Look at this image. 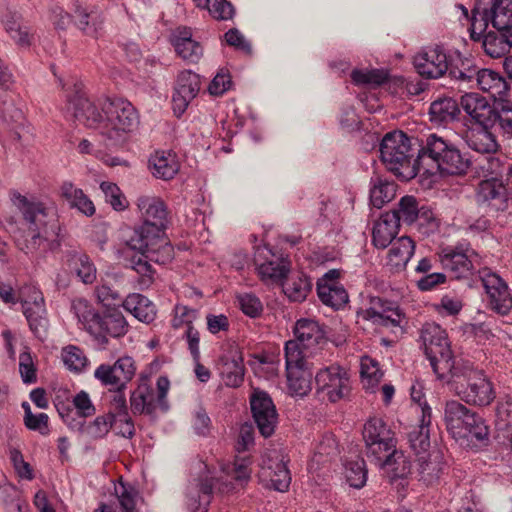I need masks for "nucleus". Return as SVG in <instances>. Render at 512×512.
Here are the masks:
<instances>
[{"mask_svg":"<svg viewBox=\"0 0 512 512\" xmlns=\"http://www.w3.org/2000/svg\"><path fill=\"white\" fill-rule=\"evenodd\" d=\"M179 161L175 153L171 151H156L149 158V169L152 175L158 179L170 180L178 173Z\"/></svg>","mask_w":512,"mask_h":512,"instance_id":"nucleus-33","label":"nucleus"},{"mask_svg":"<svg viewBox=\"0 0 512 512\" xmlns=\"http://www.w3.org/2000/svg\"><path fill=\"white\" fill-rule=\"evenodd\" d=\"M198 317V311L196 309L190 308L186 305L177 304L174 307V317L172 319V326L175 329L181 328L185 326L188 328L189 326H193V322Z\"/></svg>","mask_w":512,"mask_h":512,"instance_id":"nucleus-61","label":"nucleus"},{"mask_svg":"<svg viewBox=\"0 0 512 512\" xmlns=\"http://www.w3.org/2000/svg\"><path fill=\"white\" fill-rule=\"evenodd\" d=\"M450 53L440 46L426 47L413 58L414 67L419 75L427 79H437L446 74Z\"/></svg>","mask_w":512,"mask_h":512,"instance_id":"nucleus-15","label":"nucleus"},{"mask_svg":"<svg viewBox=\"0 0 512 512\" xmlns=\"http://www.w3.org/2000/svg\"><path fill=\"white\" fill-rule=\"evenodd\" d=\"M253 419L260 434L268 438L277 426L278 414L271 397L265 391L254 389L250 396Z\"/></svg>","mask_w":512,"mask_h":512,"instance_id":"nucleus-14","label":"nucleus"},{"mask_svg":"<svg viewBox=\"0 0 512 512\" xmlns=\"http://www.w3.org/2000/svg\"><path fill=\"white\" fill-rule=\"evenodd\" d=\"M138 123V114L133 105L122 98H105L98 110V133L113 145L124 140Z\"/></svg>","mask_w":512,"mask_h":512,"instance_id":"nucleus-7","label":"nucleus"},{"mask_svg":"<svg viewBox=\"0 0 512 512\" xmlns=\"http://www.w3.org/2000/svg\"><path fill=\"white\" fill-rule=\"evenodd\" d=\"M62 196L68 201L71 207L77 208L87 216L95 212L93 202L83 193L81 189L76 188L72 183L65 182L61 187Z\"/></svg>","mask_w":512,"mask_h":512,"instance_id":"nucleus-43","label":"nucleus"},{"mask_svg":"<svg viewBox=\"0 0 512 512\" xmlns=\"http://www.w3.org/2000/svg\"><path fill=\"white\" fill-rule=\"evenodd\" d=\"M474 85L484 93L489 94L494 101H499V103L508 97L510 91L506 79L499 72L491 69L477 70Z\"/></svg>","mask_w":512,"mask_h":512,"instance_id":"nucleus-23","label":"nucleus"},{"mask_svg":"<svg viewBox=\"0 0 512 512\" xmlns=\"http://www.w3.org/2000/svg\"><path fill=\"white\" fill-rule=\"evenodd\" d=\"M419 173L463 175L470 167V160L449 140L430 134L418 151Z\"/></svg>","mask_w":512,"mask_h":512,"instance_id":"nucleus-5","label":"nucleus"},{"mask_svg":"<svg viewBox=\"0 0 512 512\" xmlns=\"http://www.w3.org/2000/svg\"><path fill=\"white\" fill-rule=\"evenodd\" d=\"M287 456L279 449L267 450L262 456L260 480L269 488L286 492L291 483Z\"/></svg>","mask_w":512,"mask_h":512,"instance_id":"nucleus-13","label":"nucleus"},{"mask_svg":"<svg viewBox=\"0 0 512 512\" xmlns=\"http://www.w3.org/2000/svg\"><path fill=\"white\" fill-rule=\"evenodd\" d=\"M423 234L433 233L438 229V220L434 213L427 208L421 207L414 222Z\"/></svg>","mask_w":512,"mask_h":512,"instance_id":"nucleus-64","label":"nucleus"},{"mask_svg":"<svg viewBox=\"0 0 512 512\" xmlns=\"http://www.w3.org/2000/svg\"><path fill=\"white\" fill-rule=\"evenodd\" d=\"M4 25L6 32L18 46L29 47L31 45L33 34L30 32V28L21 22L20 17L14 15L7 17Z\"/></svg>","mask_w":512,"mask_h":512,"instance_id":"nucleus-48","label":"nucleus"},{"mask_svg":"<svg viewBox=\"0 0 512 512\" xmlns=\"http://www.w3.org/2000/svg\"><path fill=\"white\" fill-rule=\"evenodd\" d=\"M473 20L483 21L485 26L490 22L497 30H512V0H494L489 10H474Z\"/></svg>","mask_w":512,"mask_h":512,"instance_id":"nucleus-22","label":"nucleus"},{"mask_svg":"<svg viewBox=\"0 0 512 512\" xmlns=\"http://www.w3.org/2000/svg\"><path fill=\"white\" fill-rule=\"evenodd\" d=\"M458 112L457 103L451 98L436 100L432 102L429 109L430 120L437 124L453 121L457 117Z\"/></svg>","mask_w":512,"mask_h":512,"instance_id":"nucleus-44","label":"nucleus"},{"mask_svg":"<svg viewBox=\"0 0 512 512\" xmlns=\"http://www.w3.org/2000/svg\"><path fill=\"white\" fill-rule=\"evenodd\" d=\"M19 372L24 383L31 384L36 382V368L32 356L28 351L20 353Z\"/></svg>","mask_w":512,"mask_h":512,"instance_id":"nucleus-63","label":"nucleus"},{"mask_svg":"<svg viewBox=\"0 0 512 512\" xmlns=\"http://www.w3.org/2000/svg\"><path fill=\"white\" fill-rule=\"evenodd\" d=\"M344 476L347 483L356 489L362 488L367 481V469L363 459L349 461L345 464Z\"/></svg>","mask_w":512,"mask_h":512,"instance_id":"nucleus-52","label":"nucleus"},{"mask_svg":"<svg viewBox=\"0 0 512 512\" xmlns=\"http://www.w3.org/2000/svg\"><path fill=\"white\" fill-rule=\"evenodd\" d=\"M421 208L418 207V202L413 196H404L398 203V208L388 211V213H394L397 217V222L407 224H413L417 219V214Z\"/></svg>","mask_w":512,"mask_h":512,"instance_id":"nucleus-51","label":"nucleus"},{"mask_svg":"<svg viewBox=\"0 0 512 512\" xmlns=\"http://www.w3.org/2000/svg\"><path fill=\"white\" fill-rule=\"evenodd\" d=\"M393 432L380 418H370L363 427L367 456L374 457L391 479L402 478L410 471L404 455L397 452Z\"/></svg>","mask_w":512,"mask_h":512,"instance_id":"nucleus-3","label":"nucleus"},{"mask_svg":"<svg viewBox=\"0 0 512 512\" xmlns=\"http://www.w3.org/2000/svg\"><path fill=\"white\" fill-rule=\"evenodd\" d=\"M447 429L455 438L484 440L489 431L483 418L457 400L447 401L444 409Z\"/></svg>","mask_w":512,"mask_h":512,"instance_id":"nucleus-11","label":"nucleus"},{"mask_svg":"<svg viewBox=\"0 0 512 512\" xmlns=\"http://www.w3.org/2000/svg\"><path fill=\"white\" fill-rule=\"evenodd\" d=\"M221 377L228 387H239L244 380V365L241 355L235 351L230 357H221Z\"/></svg>","mask_w":512,"mask_h":512,"instance_id":"nucleus-38","label":"nucleus"},{"mask_svg":"<svg viewBox=\"0 0 512 512\" xmlns=\"http://www.w3.org/2000/svg\"><path fill=\"white\" fill-rule=\"evenodd\" d=\"M357 322H368L375 329L403 331L407 324L405 313L399 305L379 296H367L356 311Z\"/></svg>","mask_w":512,"mask_h":512,"instance_id":"nucleus-9","label":"nucleus"},{"mask_svg":"<svg viewBox=\"0 0 512 512\" xmlns=\"http://www.w3.org/2000/svg\"><path fill=\"white\" fill-rule=\"evenodd\" d=\"M317 294L323 304L334 309H340L348 302V293L338 283L320 280L317 283Z\"/></svg>","mask_w":512,"mask_h":512,"instance_id":"nucleus-39","label":"nucleus"},{"mask_svg":"<svg viewBox=\"0 0 512 512\" xmlns=\"http://www.w3.org/2000/svg\"><path fill=\"white\" fill-rule=\"evenodd\" d=\"M73 309L82 327L94 336L96 312L86 299L79 298L73 302Z\"/></svg>","mask_w":512,"mask_h":512,"instance_id":"nucleus-50","label":"nucleus"},{"mask_svg":"<svg viewBox=\"0 0 512 512\" xmlns=\"http://www.w3.org/2000/svg\"><path fill=\"white\" fill-rule=\"evenodd\" d=\"M380 156L385 167L401 180L408 181L419 173L418 157L413 159L410 139L401 131L383 137Z\"/></svg>","mask_w":512,"mask_h":512,"instance_id":"nucleus-8","label":"nucleus"},{"mask_svg":"<svg viewBox=\"0 0 512 512\" xmlns=\"http://www.w3.org/2000/svg\"><path fill=\"white\" fill-rule=\"evenodd\" d=\"M250 459L248 457L237 458L232 465L224 470L225 476L201 480L195 487L191 488L187 495V507L190 512H207L211 502L212 494L228 493L235 487L231 480L243 486L251 476Z\"/></svg>","mask_w":512,"mask_h":512,"instance_id":"nucleus-6","label":"nucleus"},{"mask_svg":"<svg viewBox=\"0 0 512 512\" xmlns=\"http://www.w3.org/2000/svg\"><path fill=\"white\" fill-rule=\"evenodd\" d=\"M283 292L291 300L302 302L306 299L312 288V282L309 277L302 273L291 275L282 284Z\"/></svg>","mask_w":512,"mask_h":512,"instance_id":"nucleus-40","label":"nucleus"},{"mask_svg":"<svg viewBox=\"0 0 512 512\" xmlns=\"http://www.w3.org/2000/svg\"><path fill=\"white\" fill-rule=\"evenodd\" d=\"M443 471V464L439 454L430 455L428 459L424 456L418 458L419 480L426 485H431L438 481Z\"/></svg>","mask_w":512,"mask_h":512,"instance_id":"nucleus-46","label":"nucleus"},{"mask_svg":"<svg viewBox=\"0 0 512 512\" xmlns=\"http://www.w3.org/2000/svg\"><path fill=\"white\" fill-rule=\"evenodd\" d=\"M122 305L105 304L104 309L98 308V328L112 337L126 334L128 325L120 307Z\"/></svg>","mask_w":512,"mask_h":512,"instance_id":"nucleus-25","label":"nucleus"},{"mask_svg":"<svg viewBox=\"0 0 512 512\" xmlns=\"http://www.w3.org/2000/svg\"><path fill=\"white\" fill-rule=\"evenodd\" d=\"M475 199L479 205L491 207L498 211L507 204V189L502 180L492 177L481 180L475 189Z\"/></svg>","mask_w":512,"mask_h":512,"instance_id":"nucleus-21","label":"nucleus"},{"mask_svg":"<svg viewBox=\"0 0 512 512\" xmlns=\"http://www.w3.org/2000/svg\"><path fill=\"white\" fill-rule=\"evenodd\" d=\"M30 330L39 339H44L47 335L48 319L46 317V308L44 301L36 303L33 306H25L22 309Z\"/></svg>","mask_w":512,"mask_h":512,"instance_id":"nucleus-41","label":"nucleus"},{"mask_svg":"<svg viewBox=\"0 0 512 512\" xmlns=\"http://www.w3.org/2000/svg\"><path fill=\"white\" fill-rule=\"evenodd\" d=\"M135 373V361L129 356L119 358L112 366H98V379L103 385L114 388H126Z\"/></svg>","mask_w":512,"mask_h":512,"instance_id":"nucleus-19","label":"nucleus"},{"mask_svg":"<svg viewBox=\"0 0 512 512\" xmlns=\"http://www.w3.org/2000/svg\"><path fill=\"white\" fill-rule=\"evenodd\" d=\"M130 407L134 414H152L158 407L167 409V406L160 404L156 392L146 377H141L137 388L132 392Z\"/></svg>","mask_w":512,"mask_h":512,"instance_id":"nucleus-24","label":"nucleus"},{"mask_svg":"<svg viewBox=\"0 0 512 512\" xmlns=\"http://www.w3.org/2000/svg\"><path fill=\"white\" fill-rule=\"evenodd\" d=\"M70 268L85 284H92L96 279L93 264L84 254L74 256L70 261Z\"/></svg>","mask_w":512,"mask_h":512,"instance_id":"nucleus-54","label":"nucleus"},{"mask_svg":"<svg viewBox=\"0 0 512 512\" xmlns=\"http://www.w3.org/2000/svg\"><path fill=\"white\" fill-rule=\"evenodd\" d=\"M477 67L470 58L463 57L459 52L450 53L447 72L449 77L474 87V78L477 76Z\"/></svg>","mask_w":512,"mask_h":512,"instance_id":"nucleus-32","label":"nucleus"},{"mask_svg":"<svg viewBox=\"0 0 512 512\" xmlns=\"http://www.w3.org/2000/svg\"><path fill=\"white\" fill-rule=\"evenodd\" d=\"M440 260L443 268L452 272L456 278L465 277L472 269V262L467 254L454 248H444Z\"/></svg>","mask_w":512,"mask_h":512,"instance_id":"nucleus-35","label":"nucleus"},{"mask_svg":"<svg viewBox=\"0 0 512 512\" xmlns=\"http://www.w3.org/2000/svg\"><path fill=\"white\" fill-rule=\"evenodd\" d=\"M24 424L29 430L38 431L42 435L49 433V417L45 413L33 414L29 403L23 402Z\"/></svg>","mask_w":512,"mask_h":512,"instance_id":"nucleus-55","label":"nucleus"},{"mask_svg":"<svg viewBox=\"0 0 512 512\" xmlns=\"http://www.w3.org/2000/svg\"><path fill=\"white\" fill-rule=\"evenodd\" d=\"M254 264L263 281L279 282L290 269V262L276 255L267 246L257 247L254 254Z\"/></svg>","mask_w":512,"mask_h":512,"instance_id":"nucleus-17","label":"nucleus"},{"mask_svg":"<svg viewBox=\"0 0 512 512\" xmlns=\"http://www.w3.org/2000/svg\"><path fill=\"white\" fill-rule=\"evenodd\" d=\"M200 90V78L196 73L183 71L178 75L172 97L173 111L180 117Z\"/></svg>","mask_w":512,"mask_h":512,"instance_id":"nucleus-20","label":"nucleus"},{"mask_svg":"<svg viewBox=\"0 0 512 512\" xmlns=\"http://www.w3.org/2000/svg\"><path fill=\"white\" fill-rule=\"evenodd\" d=\"M496 425L501 431L507 434L512 431V398L502 399L496 409Z\"/></svg>","mask_w":512,"mask_h":512,"instance_id":"nucleus-58","label":"nucleus"},{"mask_svg":"<svg viewBox=\"0 0 512 512\" xmlns=\"http://www.w3.org/2000/svg\"><path fill=\"white\" fill-rule=\"evenodd\" d=\"M351 78L355 84L381 85L387 80L388 75L384 70L379 69L354 70L351 73Z\"/></svg>","mask_w":512,"mask_h":512,"instance_id":"nucleus-60","label":"nucleus"},{"mask_svg":"<svg viewBox=\"0 0 512 512\" xmlns=\"http://www.w3.org/2000/svg\"><path fill=\"white\" fill-rule=\"evenodd\" d=\"M295 341L301 343L304 349H314L326 342L325 332L319 323L313 319H299L294 328Z\"/></svg>","mask_w":512,"mask_h":512,"instance_id":"nucleus-29","label":"nucleus"},{"mask_svg":"<svg viewBox=\"0 0 512 512\" xmlns=\"http://www.w3.org/2000/svg\"><path fill=\"white\" fill-rule=\"evenodd\" d=\"M338 454V444L332 435H325L316 447L314 461L324 463Z\"/></svg>","mask_w":512,"mask_h":512,"instance_id":"nucleus-62","label":"nucleus"},{"mask_svg":"<svg viewBox=\"0 0 512 512\" xmlns=\"http://www.w3.org/2000/svg\"><path fill=\"white\" fill-rule=\"evenodd\" d=\"M286 371L306 369V358L312 354L311 349H304L298 341L289 340L285 344Z\"/></svg>","mask_w":512,"mask_h":512,"instance_id":"nucleus-47","label":"nucleus"},{"mask_svg":"<svg viewBox=\"0 0 512 512\" xmlns=\"http://www.w3.org/2000/svg\"><path fill=\"white\" fill-rule=\"evenodd\" d=\"M237 303L241 311L251 317L256 318L261 315L263 305L260 299L252 293H242L236 296Z\"/></svg>","mask_w":512,"mask_h":512,"instance_id":"nucleus-59","label":"nucleus"},{"mask_svg":"<svg viewBox=\"0 0 512 512\" xmlns=\"http://www.w3.org/2000/svg\"><path fill=\"white\" fill-rule=\"evenodd\" d=\"M61 357L66 368L72 372H81L88 364L87 357L83 351L73 345L64 347Z\"/></svg>","mask_w":512,"mask_h":512,"instance_id":"nucleus-53","label":"nucleus"},{"mask_svg":"<svg viewBox=\"0 0 512 512\" xmlns=\"http://www.w3.org/2000/svg\"><path fill=\"white\" fill-rule=\"evenodd\" d=\"M439 380L469 405L488 406L496 397L493 384L484 371L474 367L469 360L458 359L456 365Z\"/></svg>","mask_w":512,"mask_h":512,"instance_id":"nucleus-2","label":"nucleus"},{"mask_svg":"<svg viewBox=\"0 0 512 512\" xmlns=\"http://www.w3.org/2000/svg\"><path fill=\"white\" fill-rule=\"evenodd\" d=\"M122 306L141 322L151 323L156 318L157 311L155 305L142 294H129L123 301Z\"/></svg>","mask_w":512,"mask_h":512,"instance_id":"nucleus-34","label":"nucleus"},{"mask_svg":"<svg viewBox=\"0 0 512 512\" xmlns=\"http://www.w3.org/2000/svg\"><path fill=\"white\" fill-rule=\"evenodd\" d=\"M462 109L476 122V125L492 123L494 111L487 100L476 93L461 96Z\"/></svg>","mask_w":512,"mask_h":512,"instance_id":"nucleus-28","label":"nucleus"},{"mask_svg":"<svg viewBox=\"0 0 512 512\" xmlns=\"http://www.w3.org/2000/svg\"><path fill=\"white\" fill-rule=\"evenodd\" d=\"M360 374L363 388L369 392L375 391L383 377L379 363L369 356L361 358Z\"/></svg>","mask_w":512,"mask_h":512,"instance_id":"nucleus-45","label":"nucleus"},{"mask_svg":"<svg viewBox=\"0 0 512 512\" xmlns=\"http://www.w3.org/2000/svg\"><path fill=\"white\" fill-rule=\"evenodd\" d=\"M125 389L126 388L110 387L108 395L104 396L109 400L110 410L107 416L102 418V421L98 418V435L107 434L112 424L116 421L117 416L127 415Z\"/></svg>","mask_w":512,"mask_h":512,"instance_id":"nucleus-31","label":"nucleus"},{"mask_svg":"<svg viewBox=\"0 0 512 512\" xmlns=\"http://www.w3.org/2000/svg\"><path fill=\"white\" fill-rule=\"evenodd\" d=\"M396 194V184L381 177L371 179L370 202L375 208H382Z\"/></svg>","mask_w":512,"mask_h":512,"instance_id":"nucleus-42","label":"nucleus"},{"mask_svg":"<svg viewBox=\"0 0 512 512\" xmlns=\"http://www.w3.org/2000/svg\"><path fill=\"white\" fill-rule=\"evenodd\" d=\"M414 241L407 236H402L391 243L388 252V265L394 269H403L414 254Z\"/></svg>","mask_w":512,"mask_h":512,"instance_id":"nucleus-36","label":"nucleus"},{"mask_svg":"<svg viewBox=\"0 0 512 512\" xmlns=\"http://www.w3.org/2000/svg\"><path fill=\"white\" fill-rule=\"evenodd\" d=\"M316 392L323 399L336 403L351 393L348 371L338 364L320 369L315 375Z\"/></svg>","mask_w":512,"mask_h":512,"instance_id":"nucleus-12","label":"nucleus"},{"mask_svg":"<svg viewBox=\"0 0 512 512\" xmlns=\"http://www.w3.org/2000/svg\"><path fill=\"white\" fill-rule=\"evenodd\" d=\"M400 225L394 213H383L374 223L372 230V242L376 248L385 249L398 234Z\"/></svg>","mask_w":512,"mask_h":512,"instance_id":"nucleus-30","label":"nucleus"},{"mask_svg":"<svg viewBox=\"0 0 512 512\" xmlns=\"http://www.w3.org/2000/svg\"><path fill=\"white\" fill-rule=\"evenodd\" d=\"M480 278L491 309L502 316L508 315L512 309V295L506 282L488 268L480 271Z\"/></svg>","mask_w":512,"mask_h":512,"instance_id":"nucleus-16","label":"nucleus"},{"mask_svg":"<svg viewBox=\"0 0 512 512\" xmlns=\"http://www.w3.org/2000/svg\"><path fill=\"white\" fill-rule=\"evenodd\" d=\"M467 146L481 154H494L498 150L495 135L489 130V125H475L465 135Z\"/></svg>","mask_w":512,"mask_h":512,"instance_id":"nucleus-27","label":"nucleus"},{"mask_svg":"<svg viewBox=\"0 0 512 512\" xmlns=\"http://www.w3.org/2000/svg\"><path fill=\"white\" fill-rule=\"evenodd\" d=\"M66 113L88 128L96 125V109L86 97L83 83L77 82L67 94Z\"/></svg>","mask_w":512,"mask_h":512,"instance_id":"nucleus-18","label":"nucleus"},{"mask_svg":"<svg viewBox=\"0 0 512 512\" xmlns=\"http://www.w3.org/2000/svg\"><path fill=\"white\" fill-rule=\"evenodd\" d=\"M431 424V408H422L420 424L408 434L411 448L416 454L424 453L430 447L429 426Z\"/></svg>","mask_w":512,"mask_h":512,"instance_id":"nucleus-37","label":"nucleus"},{"mask_svg":"<svg viewBox=\"0 0 512 512\" xmlns=\"http://www.w3.org/2000/svg\"><path fill=\"white\" fill-rule=\"evenodd\" d=\"M0 118L9 126H20L24 121L22 110L16 107L13 99L7 96L0 100Z\"/></svg>","mask_w":512,"mask_h":512,"instance_id":"nucleus-57","label":"nucleus"},{"mask_svg":"<svg viewBox=\"0 0 512 512\" xmlns=\"http://www.w3.org/2000/svg\"><path fill=\"white\" fill-rule=\"evenodd\" d=\"M100 188L104 194L105 201L110 204L115 211H123L128 207L126 197L115 183L102 182Z\"/></svg>","mask_w":512,"mask_h":512,"instance_id":"nucleus-56","label":"nucleus"},{"mask_svg":"<svg viewBox=\"0 0 512 512\" xmlns=\"http://www.w3.org/2000/svg\"><path fill=\"white\" fill-rule=\"evenodd\" d=\"M421 340L424 353L437 378L440 379L459 359L452 355L447 332L435 322L425 323L421 329Z\"/></svg>","mask_w":512,"mask_h":512,"instance_id":"nucleus-10","label":"nucleus"},{"mask_svg":"<svg viewBox=\"0 0 512 512\" xmlns=\"http://www.w3.org/2000/svg\"><path fill=\"white\" fill-rule=\"evenodd\" d=\"M287 382L292 395L303 397L311 390V373L308 369L288 370Z\"/></svg>","mask_w":512,"mask_h":512,"instance_id":"nucleus-49","label":"nucleus"},{"mask_svg":"<svg viewBox=\"0 0 512 512\" xmlns=\"http://www.w3.org/2000/svg\"><path fill=\"white\" fill-rule=\"evenodd\" d=\"M143 223L135 227L125 239V244L139 253L130 259V267L137 277L139 289L149 288L155 280V270L150 262L167 264L173 259V247L165 237L168 212L158 197L142 195L136 202Z\"/></svg>","mask_w":512,"mask_h":512,"instance_id":"nucleus-1","label":"nucleus"},{"mask_svg":"<svg viewBox=\"0 0 512 512\" xmlns=\"http://www.w3.org/2000/svg\"><path fill=\"white\" fill-rule=\"evenodd\" d=\"M13 203L23 215L27 231L16 237L17 247L27 255L39 258L52 248L48 233V211L40 202L29 201L25 196L14 193Z\"/></svg>","mask_w":512,"mask_h":512,"instance_id":"nucleus-4","label":"nucleus"},{"mask_svg":"<svg viewBox=\"0 0 512 512\" xmlns=\"http://www.w3.org/2000/svg\"><path fill=\"white\" fill-rule=\"evenodd\" d=\"M107 490L120 505L121 512L134 511L138 492L132 485L123 483L120 478L117 481L110 480ZM100 510L101 512H116L112 505L107 504H102Z\"/></svg>","mask_w":512,"mask_h":512,"instance_id":"nucleus-26","label":"nucleus"}]
</instances>
